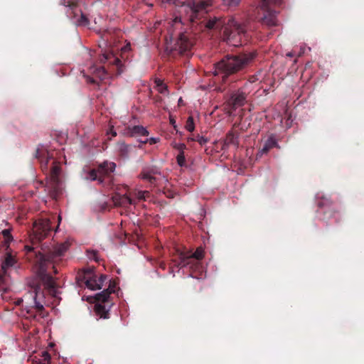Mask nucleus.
Masks as SVG:
<instances>
[{"label":"nucleus","instance_id":"obj_37","mask_svg":"<svg viewBox=\"0 0 364 364\" xmlns=\"http://www.w3.org/2000/svg\"><path fill=\"white\" fill-rule=\"evenodd\" d=\"M159 141V139H156V138H150V139H147L146 140L144 141H141L142 144H146L147 142H149L150 144H154L156 143H157Z\"/></svg>","mask_w":364,"mask_h":364},{"label":"nucleus","instance_id":"obj_35","mask_svg":"<svg viewBox=\"0 0 364 364\" xmlns=\"http://www.w3.org/2000/svg\"><path fill=\"white\" fill-rule=\"evenodd\" d=\"M116 283L114 281H109V287L106 289L109 291L110 294L114 293L115 291Z\"/></svg>","mask_w":364,"mask_h":364},{"label":"nucleus","instance_id":"obj_12","mask_svg":"<svg viewBox=\"0 0 364 364\" xmlns=\"http://www.w3.org/2000/svg\"><path fill=\"white\" fill-rule=\"evenodd\" d=\"M318 206L323 210L325 219L336 218V215L339 213L333 202L326 196L321 197V200L318 201Z\"/></svg>","mask_w":364,"mask_h":364},{"label":"nucleus","instance_id":"obj_41","mask_svg":"<svg viewBox=\"0 0 364 364\" xmlns=\"http://www.w3.org/2000/svg\"><path fill=\"white\" fill-rule=\"evenodd\" d=\"M256 80H257V78H256V77H255V76H254V75L250 77V82H255Z\"/></svg>","mask_w":364,"mask_h":364},{"label":"nucleus","instance_id":"obj_8","mask_svg":"<svg viewBox=\"0 0 364 364\" xmlns=\"http://www.w3.org/2000/svg\"><path fill=\"white\" fill-rule=\"evenodd\" d=\"M195 43V40L192 33L188 32L181 33L174 43L173 46H167L166 51L169 55H175L178 53L180 55H188L192 48Z\"/></svg>","mask_w":364,"mask_h":364},{"label":"nucleus","instance_id":"obj_20","mask_svg":"<svg viewBox=\"0 0 364 364\" xmlns=\"http://www.w3.org/2000/svg\"><path fill=\"white\" fill-rule=\"evenodd\" d=\"M92 269H85L79 271L76 275V280L78 284L81 285L82 283L86 284L87 281L89 279L90 277L92 276Z\"/></svg>","mask_w":364,"mask_h":364},{"label":"nucleus","instance_id":"obj_2","mask_svg":"<svg viewBox=\"0 0 364 364\" xmlns=\"http://www.w3.org/2000/svg\"><path fill=\"white\" fill-rule=\"evenodd\" d=\"M255 52L228 54L214 64L213 75L220 76L223 83H226L228 77L245 70L253 61Z\"/></svg>","mask_w":364,"mask_h":364},{"label":"nucleus","instance_id":"obj_26","mask_svg":"<svg viewBox=\"0 0 364 364\" xmlns=\"http://www.w3.org/2000/svg\"><path fill=\"white\" fill-rule=\"evenodd\" d=\"M240 1L241 0H223V5L228 8L237 6Z\"/></svg>","mask_w":364,"mask_h":364},{"label":"nucleus","instance_id":"obj_43","mask_svg":"<svg viewBox=\"0 0 364 364\" xmlns=\"http://www.w3.org/2000/svg\"><path fill=\"white\" fill-rule=\"evenodd\" d=\"M196 141V138H193V137H188V141Z\"/></svg>","mask_w":364,"mask_h":364},{"label":"nucleus","instance_id":"obj_46","mask_svg":"<svg viewBox=\"0 0 364 364\" xmlns=\"http://www.w3.org/2000/svg\"><path fill=\"white\" fill-rule=\"evenodd\" d=\"M287 56H289V57H292L293 56V54L291 53H288L287 54Z\"/></svg>","mask_w":364,"mask_h":364},{"label":"nucleus","instance_id":"obj_30","mask_svg":"<svg viewBox=\"0 0 364 364\" xmlns=\"http://www.w3.org/2000/svg\"><path fill=\"white\" fill-rule=\"evenodd\" d=\"M176 161H177L178 164L180 166H183L185 165L186 159H185L184 152L183 151H180V153L178 154V156L176 157Z\"/></svg>","mask_w":364,"mask_h":364},{"label":"nucleus","instance_id":"obj_5","mask_svg":"<svg viewBox=\"0 0 364 364\" xmlns=\"http://www.w3.org/2000/svg\"><path fill=\"white\" fill-rule=\"evenodd\" d=\"M162 1L166 3L172 2L176 6H178V12L185 14L188 17V20L192 23H196L204 14L207 13V8L212 5L211 0H189L188 1L162 0Z\"/></svg>","mask_w":364,"mask_h":364},{"label":"nucleus","instance_id":"obj_38","mask_svg":"<svg viewBox=\"0 0 364 364\" xmlns=\"http://www.w3.org/2000/svg\"><path fill=\"white\" fill-rule=\"evenodd\" d=\"M145 194H149V192L148 191H139L138 193V198L139 199H143V198H144Z\"/></svg>","mask_w":364,"mask_h":364},{"label":"nucleus","instance_id":"obj_10","mask_svg":"<svg viewBox=\"0 0 364 364\" xmlns=\"http://www.w3.org/2000/svg\"><path fill=\"white\" fill-rule=\"evenodd\" d=\"M50 219L39 218L33 223V234L30 236L32 245L39 243L52 231Z\"/></svg>","mask_w":364,"mask_h":364},{"label":"nucleus","instance_id":"obj_11","mask_svg":"<svg viewBox=\"0 0 364 364\" xmlns=\"http://www.w3.org/2000/svg\"><path fill=\"white\" fill-rule=\"evenodd\" d=\"M247 94L241 88L232 92L228 101V105L230 111L233 112L245 105L247 102Z\"/></svg>","mask_w":364,"mask_h":364},{"label":"nucleus","instance_id":"obj_14","mask_svg":"<svg viewBox=\"0 0 364 364\" xmlns=\"http://www.w3.org/2000/svg\"><path fill=\"white\" fill-rule=\"evenodd\" d=\"M64 5L69 9L67 11L68 16L73 14V17H77L78 14H80V18L77 21L80 24L87 25L89 23L87 18L82 13L80 9H78L77 3L70 0H64Z\"/></svg>","mask_w":364,"mask_h":364},{"label":"nucleus","instance_id":"obj_27","mask_svg":"<svg viewBox=\"0 0 364 364\" xmlns=\"http://www.w3.org/2000/svg\"><path fill=\"white\" fill-rule=\"evenodd\" d=\"M1 234L5 240L6 243H9L13 240V237L11 234V230L9 229L3 230Z\"/></svg>","mask_w":364,"mask_h":364},{"label":"nucleus","instance_id":"obj_7","mask_svg":"<svg viewBox=\"0 0 364 364\" xmlns=\"http://www.w3.org/2000/svg\"><path fill=\"white\" fill-rule=\"evenodd\" d=\"M116 164L114 162L105 161L99 165L97 169L89 171L85 179L87 181H98L99 183L104 184L111 181L112 173L114 171Z\"/></svg>","mask_w":364,"mask_h":364},{"label":"nucleus","instance_id":"obj_4","mask_svg":"<svg viewBox=\"0 0 364 364\" xmlns=\"http://www.w3.org/2000/svg\"><path fill=\"white\" fill-rule=\"evenodd\" d=\"M208 29L223 31V39L229 45L237 47L247 40L246 28L232 18L213 17L205 23Z\"/></svg>","mask_w":364,"mask_h":364},{"label":"nucleus","instance_id":"obj_9","mask_svg":"<svg viewBox=\"0 0 364 364\" xmlns=\"http://www.w3.org/2000/svg\"><path fill=\"white\" fill-rule=\"evenodd\" d=\"M277 2V0H259L257 9L258 12H262V16L259 21L262 24L274 26L277 25L276 12L273 9Z\"/></svg>","mask_w":364,"mask_h":364},{"label":"nucleus","instance_id":"obj_18","mask_svg":"<svg viewBox=\"0 0 364 364\" xmlns=\"http://www.w3.org/2000/svg\"><path fill=\"white\" fill-rule=\"evenodd\" d=\"M126 134L130 136H147L149 134V132L144 127L136 125L132 127H127Z\"/></svg>","mask_w":364,"mask_h":364},{"label":"nucleus","instance_id":"obj_1","mask_svg":"<svg viewBox=\"0 0 364 364\" xmlns=\"http://www.w3.org/2000/svg\"><path fill=\"white\" fill-rule=\"evenodd\" d=\"M68 247L69 243L67 242L46 250L41 248L43 252L35 251V247L33 246H25L27 254L31 255V257L35 256L34 262L38 268L37 274L40 282L31 286V291L26 294L24 298L26 299L33 298L34 306L38 311L44 309L43 304L41 301V299L44 297L43 289H46L49 294L54 296L57 293L55 282L53 277L47 273V270L58 257L63 255Z\"/></svg>","mask_w":364,"mask_h":364},{"label":"nucleus","instance_id":"obj_48","mask_svg":"<svg viewBox=\"0 0 364 364\" xmlns=\"http://www.w3.org/2000/svg\"><path fill=\"white\" fill-rule=\"evenodd\" d=\"M160 267H161V268L164 269V268H165V264H164V263L161 264H160Z\"/></svg>","mask_w":364,"mask_h":364},{"label":"nucleus","instance_id":"obj_42","mask_svg":"<svg viewBox=\"0 0 364 364\" xmlns=\"http://www.w3.org/2000/svg\"><path fill=\"white\" fill-rule=\"evenodd\" d=\"M156 82L157 86H159V87H161L164 85L162 82L160 80H156Z\"/></svg>","mask_w":364,"mask_h":364},{"label":"nucleus","instance_id":"obj_45","mask_svg":"<svg viewBox=\"0 0 364 364\" xmlns=\"http://www.w3.org/2000/svg\"><path fill=\"white\" fill-rule=\"evenodd\" d=\"M181 103H183V100H182V98L181 97V98L178 100V105H181Z\"/></svg>","mask_w":364,"mask_h":364},{"label":"nucleus","instance_id":"obj_13","mask_svg":"<svg viewBox=\"0 0 364 364\" xmlns=\"http://www.w3.org/2000/svg\"><path fill=\"white\" fill-rule=\"evenodd\" d=\"M100 61L102 63H108L112 65L115 69L114 72L116 75H120L124 71L123 64L121 60L115 56L112 52H105L100 58Z\"/></svg>","mask_w":364,"mask_h":364},{"label":"nucleus","instance_id":"obj_25","mask_svg":"<svg viewBox=\"0 0 364 364\" xmlns=\"http://www.w3.org/2000/svg\"><path fill=\"white\" fill-rule=\"evenodd\" d=\"M110 294H111L109 291L105 289L100 293L97 294L95 296V299L98 302L105 303L108 301Z\"/></svg>","mask_w":364,"mask_h":364},{"label":"nucleus","instance_id":"obj_16","mask_svg":"<svg viewBox=\"0 0 364 364\" xmlns=\"http://www.w3.org/2000/svg\"><path fill=\"white\" fill-rule=\"evenodd\" d=\"M277 146L275 139L273 136H269L259 149L257 154V158L262 157L263 154H267L270 149Z\"/></svg>","mask_w":364,"mask_h":364},{"label":"nucleus","instance_id":"obj_47","mask_svg":"<svg viewBox=\"0 0 364 364\" xmlns=\"http://www.w3.org/2000/svg\"><path fill=\"white\" fill-rule=\"evenodd\" d=\"M112 134L113 136H115L117 135V133L114 131H112Z\"/></svg>","mask_w":364,"mask_h":364},{"label":"nucleus","instance_id":"obj_21","mask_svg":"<svg viewBox=\"0 0 364 364\" xmlns=\"http://www.w3.org/2000/svg\"><path fill=\"white\" fill-rule=\"evenodd\" d=\"M224 145L225 146L235 145L236 146H238V145H239L238 136L237 135H235L232 132H228L225 139Z\"/></svg>","mask_w":364,"mask_h":364},{"label":"nucleus","instance_id":"obj_3","mask_svg":"<svg viewBox=\"0 0 364 364\" xmlns=\"http://www.w3.org/2000/svg\"><path fill=\"white\" fill-rule=\"evenodd\" d=\"M35 156L40 161L41 169L46 176L45 187L50 196L56 200L62 193L61 181L59 178L61 171L60 163L47 150L38 149Z\"/></svg>","mask_w":364,"mask_h":364},{"label":"nucleus","instance_id":"obj_29","mask_svg":"<svg viewBox=\"0 0 364 364\" xmlns=\"http://www.w3.org/2000/svg\"><path fill=\"white\" fill-rule=\"evenodd\" d=\"M95 71H96L95 76L99 77L100 80H102L105 77L106 71L103 67L96 68Z\"/></svg>","mask_w":364,"mask_h":364},{"label":"nucleus","instance_id":"obj_33","mask_svg":"<svg viewBox=\"0 0 364 364\" xmlns=\"http://www.w3.org/2000/svg\"><path fill=\"white\" fill-rule=\"evenodd\" d=\"M107 279V275H105V274H101L98 279L97 278V281L98 282L97 284H100V289H102L104 282Z\"/></svg>","mask_w":364,"mask_h":364},{"label":"nucleus","instance_id":"obj_24","mask_svg":"<svg viewBox=\"0 0 364 364\" xmlns=\"http://www.w3.org/2000/svg\"><path fill=\"white\" fill-rule=\"evenodd\" d=\"M95 309L96 314L100 315V317L104 318H108L109 312L104 305L101 304H97L95 306Z\"/></svg>","mask_w":364,"mask_h":364},{"label":"nucleus","instance_id":"obj_34","mask_svg":"<svg viewBox=\"0 0 364 364\" xmlns=\"http://www.w3.org/2000/svg\"><path fill=\"white\" fill-rule=\"evenodd\" d=\"M84 77H85L86 82L87 83L93 84V85H95V84L98 83L97 79L95 78V77H90L89 75H84Z\"/></svg>","mask_w":364,"mask_h":364},{"label":"nucleus","instance_id":"obj_32","mask_svg":"<svg viewBox=\"0 0 364 364\" xmlns=\"http://www.w3.org/2000/svg\"><path fill=\"white\" fill-rule=\"evenodd\" d=\"M196 141L198 142L200 145L203 146L208 141V139L203 136L197 135L196 137Z\"/></svg>","mask_w":364,"mask_h":364},{"label":"nucleus","instance_id":"obj_22","mask_svg":"<svg viewBox=\"0 0 364 364\" xmlns=\"http://www.w3.org/2000/svg\"><path fill=\"white\" fill-rule=\"evenodd\" d=\"M97 275L92 272V276L87 281L86 287L92 290L100 289V284H97Z\"/></svg>","mask_w":364,"mask_h":364},{"label":"nucleus","instance_id":"obj_28","mask_svg":"<svg viewBox=\"0 0 364 364\" xmlns=\"http://www.w3.org/2000/svg\"><path fill=\"white\" fill-rule=\"evenodd\" d=\"M186 129L188 132H193L195 129L194 122L192 117H189L186 123Z\"/></svg>","mask_w":364,"mask_h":364},{"label":"nucleus","instance_id":"obj_39","mask_svg":"<svg viewBox=\"0 0 364 364\" xmlns=\"http://www.w3.org/2000/svg\"><path fill=\"white\" fill-rule=\"evenodd\" d=\"M178 149L180 150V151H183V150L186 149V145L184 144H180L178 146Z\"/></svg>","mask_w":364,"mask_h":364},{"label":"nucleus","instance_id":"obj_17","mask_svg":"<svg viewBox=\"0 0 364 364\" xmlns=\"http://www.w3.org/2000/svg\"><path fill=\"white\" fill-rule=\"evenodd\" d=\"M112 200L116 206H123V207H127L129 205H132L133 203L132 199H131L129 196H127L126 194L124 195H120V194H115L112 197Z\"/></svg>","mask_w":364,"mask_h":364},{"label":"nucleus","instance_id":"obj_36","mask_svg":"<svg viewBox=\"0 0 364 364\" xmlns=\"http://www.w3.org/2000/svg\"><path fill=\"white\" fill-rule=\"evenodd\" d=\"M88 253H89L88 255H89L90 258L93 259L95 261H97V251L92 250V251H89Z\"/></svg>","mask_w":364,"mask_h":364},{"label":"nucleus","instance_id":"obj_40","mask_svg":"<svg viewBox=\"0 0 364 364\" xmlns=\"http://www.w3.org/2000/svg\"><path fill=\"white\" fill-rule=\"evenodd\" d=\"M165 90H167V86H166V85H163V86H161V87H160V89H159V92H160L161 93H164V91H165Z\"/></svg>","mask_w":364,"mask_h":364},{"label":"nucleus","instance_id":"obj_50","mask_svg":"<svg viewBox=\"0 0 364 364\" xmlns=\"http://www.w3.org/2000/svg\"><path fill=\"white\" fill-rule=\"evenodd\" d=\"M58 220L60 221V216H58Z\"/></svg>","mask_w":364,"mask_h":364},{"label":"nucleus","instance_id":"obj_44","mask_svg":"<svg viewBox=\"0 0 364 364\" xmlns=\"http://www.w3.org/2000/svg\"><path fill=\"white\" fill-rule=\"evenodd\" d=\"M52 268L53 269L54 273L57 274L58 271L54 265H52Z\"/></svg>","mask_w":364,"mask_h":364},{"label":"nucleus","instance_id":"obj_6","mask_svg":"<svg viewBox=\"0 0 364 364\" xmlns=\"http://www.w3.org/2000/svg\"><path fill=\"white\" fill-rule=\"evenodd\" d=\"M203 257L204 250L202 247H198L193 253L191 251L184 252L177 250L176 257L171 259L172 266L170 268L172 270L173 267L181 269L189 267L192 269L198 265V262L193 259L200 260Z\"/></svg>","mask_w":364,"mask_h":364},{"label":"nucleus","instance_id":"obj_23","mask_svg":"<svg viewBox=\"0 0 364 364\" xmlns=\"http://www.w3.org/2000/svg\"><path fill=\"white\" fill-rule=\"evenodd\" d=\"M15 263V258L11 254H8L1 264V268L4 272H6L7 268L14 266Z\"/></svg>","mask_w":364,"mask_h":364},{"label":"nucleus","instance_id":"obj_49","mask_svg":"<svg viewBox=\"0 0 364 364\" xmlns=\"http://www.w3.org/2000/svg\"><path fill=\"white\" fill-rule=\"evenodd\" d=\"M45 354H46V358H50L49 355H48L47 353H45Z\"/></svg>","mask_w":364,"mask_h":364},{"label":"nucleus","instance_id":"obj_19","mask_svg":"<svg viewBox=\"0 0 364 364\" xmlns=\"http://www.w3.org/2000/svg\"><path fill=\"white\" fill-rule=\"evenodd\" d=\"M102 42V43L105 46H111L115 41V38L114 36V31L107 30L105 31L101 36Z\"/></svg>","mask_w":364,"mask_h":364},{"label":"nucleus","instance_id":"obj_15","mask_svg":"<svg viewBox=\"0 0 364 364\" xmlns=\"http://www.w3.org/2000/svg\"><path fill=\"white\" fill-rule=\"evenodd\" d=\"M156 174H160V171L156 167L143 168L139 177L142 180L148 181L151 185H155L156 178Z\"/></svg>","mask_w":364,"mask_h":364},{"label":"nucleus","instance_id":"obj_31","mask_svg":"<svg viewBox=\"0 0 364 364\" xmlns=\"http://www.w3.org/2000/svg\"><path fill=\"white\" fill-rule=\"evenodd\" d=\"M128 154V146L122 144L120 145L119 147V155L122 157H127Z\"/></svg>","mask_w":364,"mask_h":364}]
</instances>
